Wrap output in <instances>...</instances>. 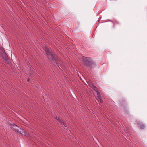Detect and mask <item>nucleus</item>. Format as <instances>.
<instances>
[{
    "mask_svg": "<svg viewBox=\"0 0 147 147\" xmlns=\"http://www.w3.org/2000/svg\"><path fill=\"white\" fill-rule=\"evenodd\" d=\"M145 127V126L144 125H141L140 127V129H144Z\"/></svg>",
    "mask_w": 147,
    "mask_h": 147,
    "instance_id": "nucleus-8",
    "label": "nucleus"
},
{
    "mask_svg": "<svg viewBox=\"0 0 147 147\" xmlns=\"http://www.w3.org/2000/svg\"><path fill=\"white\" fill-rule=\"evenodd\" d=\"M97 94V100L100 101L101 103L102 102V100L101 98V97L100 94L98 90L96 91Z\"/></svg>",
    "mask_w": 147,
    "mask_h": 147,
    "instance_id": "nucleus-4",
    "label": "nucleus"
},
{
    "mask_svg": "<svg viewBox=\"0 0 147 147\" xmlns=\"http://www.w3.org/2000/svg\"><path fill=\"white\" fill-rule=\"evenodd\" d=\"M81 61L84 63L87 68L89 65L93 63V61L89 57L83 56L81 59Z\"/></svg>",
    "mask_w": 147,
    "mask_h": 147,
    "instance_id": "nucleus-3",
    "label": "nucleus"
},
{
    "mask_svg": "<svg viewBox=\"0 0 147 147\" xmlns=\"http://www.w3.org/2000/svg\"><path fill=\"white\" fill-rule=\"evenodd\" d=\"M55 119L57 121H58V122L61 125H63L65 123L64 122L60 120V119L58 117H56Z\"/></svg>",
    "mask_w": 147,
    "mask_h": 147,
    "instance_id": "nucleus-7",
    "label": "nucleus"
},
{
    "mask_svg": "<svg viewBox=\"0 0 147 147\" xmlns=\"http://www.w3.org/2000/svg\"><path fill=\"white\" fill-rule=\"evenodd\" d=\"M3 59L4 60H7L8 59V56L5 52H3L1 55Z\"/></svg>",
    "mask_w": 147,
    "mask_h": 147,
    "instance_id": "nucleus-5",
    "label": "nucleus"
},
{
    "mask_svg": "<svg viewBox=\"0 0 147 147\" xmlns=\"http://www.w3.org/2000/svg\"><path fill=\"white\" fill-rule=\"evenodd\" d=\"M11 127L13 131L17 133L24 135L27 137L29 136L30 134L28 132L21 129L16 125L12 124L11 125Z\"/></svg>",
    "mask_w": 147,
    "mask_h": 147,
    "instance_id": "nucleus-2",
    "label": "nucleus"
},
{
    "mask_svg": "<svg viewBox=\"0 0 147 147\" xmlns=\"http://www.w3.org/2000/svg\"><path fill=\"white\" fill-rule=\"evenodd\" d=\"M116 23H117V24H119V23H118V22H116Z\"/></svg>",
    "mask_w": 147,
    "mask_h": 147,
    "instance_id": "nucleus-9",
    "label": "nucleus"
},
{
    "mask_svg": "<svg viewBox=\"0 0 147 147\" xmlns=\"http://www.w3.org/2000/svg\"><path fill=\"white\" fill-rule=\"evenodd\" d=\"M88 84L89 86L93 90H95L96 91L97 90V88L95 86H94L92 82H89L88 83Z\"/></svg>",
    "mask_w": 147,
    "mask_h": 147,
    "instance_id": "nucleus-6",
    "label": "nucleus"
},
{
    "mask_svg": "<svg viewBox=\"0 0 147 147\" xmlns=\"http://www.w3.org/2000/svg\"><path fill=\"white\" fill-rule=\"evenodd\" d=\"M45 50L48 58L50 60H52L54 63H55L56 64H57V63L60 64L62 63V62L60 59L56 55L54 54L53 51L51 48L45 47Z\"/></svg>",
    "mask_w": 147,
    "mask_h": 147,
    "instance_id": "nucleus-1",
    "label": "nucleus"
}]
</instances>
